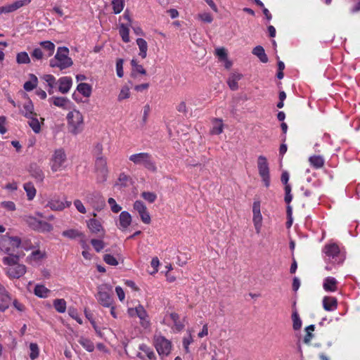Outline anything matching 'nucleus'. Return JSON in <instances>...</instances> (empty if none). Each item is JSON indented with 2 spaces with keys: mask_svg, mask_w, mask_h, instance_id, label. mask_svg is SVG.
Wrapping results in <instances>:
<instances>
[{
  "mask_svg": "<svg viewBox=\"0 0 360 360\" xmlns=\"http://www.w3.org/2000/svg\"><path fill=\"white\" fill-rule=\"evenodd\" d=\"M18 255L6 256L3 257L2 262L6 266L4 271L10 279H15L22 277L27 271L25 265L19 263Z\"/></svg>",
  "mask_w": 360,
  "mask_h": 360,
  "instance_id": "f257e3e1",
  "label": "nucleus"
},
{
  "mask_svg": "<svg viewBox=\"0 0 360 360\" xmlns=\"http://www.w3.org/2000/svg\"><path fill=\"white\" fill-rule=\"evenodd\" d=\"M68 131L73 134H80L84 129V116L82 112L76 109L70 111L66 116Z\"/></svg>",
  "mask_w": 360,
  "mask_h": 360,
  "instance_id": "f03ea898",
  "label": "nucleus"
},
{
  "mask_svg": "<svg viewBox=\"0 0 360 360\" xmlns=\"http://www.w3.org/2000/svg\"><path fill=\"white\" fill-rule=\"evenodd\" d=\"M69 49L65 46L58 47L56 54L49 61L51 68H58L60 70L72 65V60L68 56Z\"/></svg>",
  "mask_w": 360,
  "mask_h": 360,
  "instance_id": "7ed1b4c3",
  "label": "nucleus"
},
{
  "mask_svg": "<svg viewBox=\"0 0 360 360\" xmlns=\"http://www.w3.org/2000/svg\"><path fill=\"white\" fill-rule=\"evenodd\" d=\"M129 160L135 165L143 166L152 172H157V166L152 155L148 153H139L131 155Z\"/></svg>",
  "mask_w": 360,
  "mask_h": 360,
  "instance_id": "20e7f679",
  "label": "nucleus"
},
{
  "mask_svg": "<svg viewBox=\"0 0 360 360\" xmlns=\"http://www.w3.org/2000/svg\"><path fill=\"white\" fill-rule=\"evenodd\" d=\"M21 240L18 236H0V250L7 256L15 255L13 252L20 246Z\"/></svg>",
  "mask_w": 360,
  "mask_h": 360,
  "instance_id": "39448f33",
  "label": "nucleus"
},
{
  "mask_svg": "<svg viewBox=\"0 0 360 360\" xmlns=\"http://www.w3.org/2000/svg\"><path fill=\"white\" fill-rule=\"evenodd\" d=\"M67 162V155L63 148L56 149L51 158L49 165L53 172L62 171L65 168V163Z\"/></svg>",
  "mask_w": 360,
  "mask_h": 360,
  "instance_id": "423d86ee",
  "label": "nucleus"
},
{
  "mask_svg": "<svg viewBox=\"0 0 360 360\" xmlns=\"http://www.w3.org/2000/svg\"><path fill=\"white\" fill-rule=\"evenodd\" d=\"M112 286L108 284H102L98 287L96 299L105 307H110L113 304V299L110 295Z\"/></svg>",
  "mask_w": 360,
  "mask_h": 360,
  "instance_id": "0eeeda50",
  "label": "nucleus"
},
{
  "mask_svg": "<svg viewBox=\"0 0 360 360\" xmlns=\"http://www.w3.org/2000/svg\"><path fill=\"white\" fill-rule=\"evenodd\" d=\"M154 345L160 356H168L172 348V342L161 335L154 336Z\"/></svg>",
  "mask_w": 360,
  "mask_h": 360,
  "instance_id": "6e6552de",
  "label": "nucleus"
},
{
  "mask_svg": "<svg viewBox=\"0 0 360 360\" xmlns=\"http://www.w3.org/2000/svg\"><path fill=\"white\" fill-rule=\"evenodd\" d=\"M258 172L266 187L270 186L269 167L267 159L263 155H259L257 158Z\"/></svg>",
  "mask_w": 360,
  "mask_h": 360,
  "instance_id": "1a4fd4ad",
  "label": "nucleus"
},
{
  "mask_svg": "<svg viewBox=\"0 0 360 360\" xmlns=\"http://www.w3.org/2000/svg\"><path fill=\"white\" fill-rule=\"evenodd\" d=\"M95 169L97 174L98 182L102 183L106 181L108 170L106 159L103 156L98 157L95 162Z\"/></svg>",
  "mask_w": 360,
  "mask_h": 360,
  "instance_id": "9d476101",
  "label": "nucleus"
},
{
  "mask_svg": "<svg viewBox=\"0 0 360 360\" xmlns=\"http://www.w3.org/2000/svg\"><path fill=\"white\" fill-rule=\"evenodd\" d=\"M71 202L68 200H62L58 195H53L49 198L46 204V207L53 211H62L65 207H69Z\"/></svg>",
  "mask_w": 360,
  "mask_h": 360,
  "instance_id": "9b49d317",
  "label": "nucleus"
},
{
  "mask_svg": "<svg viewBox=\"0 0 360 360\" xmlns=\"http://www.w3.org/2000/svg\"><path fill=\"white\" fill-rule=\"evenodd\" d=\"M252 221L256 231V233L259 234L261 232L262 227L263 217L260 210V202L255 201L252 205Z\"/></svg>",
  "mask_w": 360,
  "mask_h": 360,
  "instance_id": "f8f14e48",
  "label": "nucleus"
},
{
  "mask_svg": "<svg viewBox=\"0 0 360 360\" xmlns=\"http://www.w3.org/2000/svg\"><path fill=\"white\" fill-rule=\"evenodd\" d=\"M134 210L138 212L141 221L146 224H150L151 219L150 216L147 210L146 206L141 200H136L134 203Z\"/></svg>",
  "mask_w": 360,
  "mask_h": 360,
  "instance_id": "ddd939ff",
  "label": "nucleus"
},
{
  "mask_svg": "<svg viewBox=\"0 0 360 360\" xmlns=\"http://www.w3.org/2000/svg\"><path fill=\"white\" fill-rule=\"evenodd\" d=\"M46 257V252L45 250L37 249L33 250L30 255L26 258V262L30 264L34 265L39 264L41 261Z\"/></svg>",
  "mask_w": 360,
  "mask_h": 360,
  "instance_id": "4468645a",
  "label": "nucleus"
},
{
  "mask_svg": "<svg viewBox=\"0 0 360 360\" xmlns=\"http://www.w3.org/2000/svg\"><path fill=\"white\" fill-rule=\"evenodd\" d=\"M11 302V297L5 287L0 283V311L4 312L8 307Z\"/></svg>",
  "mask_w": 360,
  "mask_h": 360,
  "instance_id": "2eb2a0df",
  "label": "nucleus"
},
{
  "mask_svg": "<svg viewBox=\"0 0 360 360\" xmlns=\"http://www.w3.org/2000/svg\"><path fill=\"white\" fill-rule=\"evenodd\" d=\"M139 349L141 351L137 354V356L142 359L146 360H156L155 354L150 347L146 344H141L139 346Z\"/></svg>",
  "mask_w": 360,
  "mask_h": 360,
  "instance_id": "dca6fc26",
  "label": "nucleus"
},
{
  "mask_svg": "<svg viewBox=\"0 0 360 360\" xmlns=\"http://www.w3.org/2000/svg\"><path fill=\"white\" fill-rule=\"evenodd\" d=\"M30 1V0H17L12 4L3 6L1 8L4 13H9L24 6L28 5Z\"/></svg>",
  "mask_w": 360,
  "mask_h": 360,
  "instance_id": "f3484780",
  "label": "nucleus"
},
{
  "mask_svg": "<svg viewBox=\"0 0 360 360\" xmlns=\"http://www.w3.org/2000/svg\"><path fill=\"white\" fill-rule=\"evenodd\" d=\"M323 307L328 311H335L338 307V300L334 297H324L323 298Z\"/></svg>",
  "mask_w": 360,
  "mask_h": 360,
  "instance_id": "a211bd4d",
  "label": "nucleus"
},
{
  "mask_svg": "<svg viewBox=\"0 0 360 360\" xmlns=\"http://www.w3.org/2000/svg\"><path fill=\"white\" fill-rule=\"evenodd\" d=\"M30 220L34 221L32 228L40 232H49L53 229V226L48 222L37 221L34 218H30Z\"/></svg>",
  "mask_w": 360,
  "mask_h": 360,
  "instance_id": "6ab92c4d",
  "label": "nucleus"
},
{
  "mask_svg": "<svg viewBox=\"0 0 360 360\" xmlns=\"http://www.w3.org/2000/svg\"><path fill=\"white\" fill-rule=\"evenodd\" d=\"M131 223V216L126 211H123L119 216V228L122 230L127 229Z\"/></svg>",
  "mask_w": 360,
  "mask_h": 360,
  "instance_id": "aec40b11",
  "label": "nucleus"
},
{
  "mask_svg": "<svg viewBox=\"0 0 360 360\" xmlns=\"http://www.w3.org/2000/svg\"><path fill=\"white\" fill-rule=\"evenodd\" d=\"M137 316L139 318L140 324L143 328L146 329L150 327V323L148 313L141 304H139V311H138Z\"/></svg>",
  "mask_w": 360,
  "mask_h": 360,
  "instance_id": "412c9836",
  "label": "nucleus"
},
{
  "mask_svg": "<svg viewBox=\"0 0 360 360\" xmlns=\"http://www.w3.org/2000/svg\"><path fill=\"white\" fill-rule=\"evenodd\" d=\"M59 82V91L62 94H67L72 84V80L69 77H62L58 79Z\"/></svg>",
  "mask_w": 360,
  "mask_h": 360,
  "instance_id": "4be33fe9",
  "label": "nucleus"
},
{
  "mask_svg": "<svg viewBox=\"0 0 360 360\" xmlns=\"http://www.w3.org/2000/svg\"><path fill=\"white\" fill-rule=\"evenodd\" d=\"M243 75L238 72L231 73L228 79L227 84L231 90L236 91L238 88V82L240 80Z\"/></svg>",
  "mask_w": 360,
  "mask_h": 360,
  "instance_id": "5701e85b",
  "label": "nucleus"
},
{
  "mask_svg": "<svg viewBox=\"0 0 360 360\" xmlns=\"http://www.w3.org/2000/svg\"><path fill=\"white\" fill-rule=\"evenodd\" d=\"M20 112L22 115L27 118H31V117L37 115V113L34 112V105L30 100L23 104Z\"/></svg>",
  "mask_w": 360,
  "mask_h": 360,
  "instance_id": "b1692460",
  "label": "nucleus"
},
{
  "mask_svg": "<svg viewBox=\"0 0 360 360\" xmlns=\"http://www.w3.org/2000/svg\"><path fill=\"white\" fill-rule=\"evenodd\" d=\"M87 226L91 233H104V230L101 224L96 219H91L87 221Z\"/></svg>",
  "mask_w": 360,
  "mask_h": 360,
  "instance_id": "393cba45",
  "label": "nucleus"
},
{
  "mask_svg": "<svg viewBox=\"0 0 360 360\" xmlns=\"http://www.w3.org/2000/svg\"><path fill=\"white\" fill-rule=\"evenodd\" d=\"M28 124L32 128L33 131L36 134H39L41 131V124L44 123V119L41 118V122H39L37 118V114L31 117V118H27Z\"/></svg>",
  "mask_w": 360,
  "mask_h": 360,
  "instance_id": "a878e982",
  "label": "nucleus"
},
{
  "mask_svg": "<svg viewBox=\"0 0 360 360\" xmlns=\"http://www.w3.org/2000/svg\"><path fill=\"white\" fill-rule=\"evenodd\" d=\"M62 236L70 240H75L78 238H84L83 233L75 229H70L63 231L62 232Z\"/></svg>",
  "mask_w": 360,
  "mask_h": 360,
  "instance_id": "bb28decb",
  "label": "nucleus"
},
{
  "mask_svg": "<svg viewBox=\"0 0 360 360\" xmlns=\"http://www.w3.org/2000/svg\"><path fill=\"white\" fill-rule=\"evenodd\" d=\"M39 45L44 49L45 57H51L55 51V44L50 41H43L39 43Z\"/></svg>",
  "mask_w": 360,
  "mask_h": 360,
  "instance_id": "cd10ccee",
  "label": "nucleus"
},
{
  "mask_svg": "<svg viewBox=\"0 0 360 360\" xmlns=\"http://www.w3.org/2000/svg\"><path fill=\"white\" fill-rule=\"evenodd\" d=\"M337 280L333 277H327L323 282V288L326 291L335 292L337 290Z\"/></svg>",
  "mask_w": 360,
  "mask_h": 360,
  "instance_id": "c85d7f7f",
  "label": "nucleus"
},
{
  "mask_svg": "<svg viewBox=\"0 0 360 360\" xmlns=\"http://www.w3.org/2000/svg\"><path fill=\"white\" fill-rule=\"evenodd\" d=\"M324 252L329 258H334L339 252V247L335 244H329L325 246Z\"/></svg>",
  "mask_w": 360,
  "mask_h": 360,
  "instance_id": "c756f323",
  "label": "nucleus"
},
{
  "mask_svg": "<svg viewBox=\"0 0 360 360\" xmlns=\"http://www.w3.org/2000/svg\"><path fill=\"white\" fill-rule=\"evenodd\" d=\"M252 54L256 56L262 63H267L268 57L262 46H257L252 49Z\"/></svg>",
  "mask_w": 360,
  "mask_h": 360,
  "instance_id": "7c9ffc66",
  "label": "nucleus"
},
{
  "mask_svg": "<svg viewBox=\"0 0 360 360\" xmlns=\"http://www.w3.org/2000/svg\"><path fill=\"white\" fill-rule=\"evenodd\" d=\"M212 127L210 130L212 134H220L223 131L224 124L220 119H214L212 121Z\"/></svg>",
  "mask_w": 360,
  "mask_h": 360,
  "instance_id": "2f4dec72",
  "label": "nucleus"
},
{
  "mask_svg": "<svg viewBox=\"0 0 360 360\" xmlns=\"http://www.w3.org/2000/svg\"><path fill=\"white\" fill-rule=\"evenodd\" d=\"M136 44L139 49V56L142 58H146L147 56L148 44L146 41L142 38H138L136 39Z\"/></svg>",
  "mask_w": 360,
  "mask_h": 360,
  "instance_id": "473e14b6",
  "label": "nucleus"
},
{
  "mask_svg": "<svg viewBox=\"0 0 360 360\" xmlns=\"http://www.w3.org/2000/svg\"><path fill=\"white\" fill-rule=\"evenodd\" d=\"M54 105L63 108L64 109L68 108V104L70 103V101L65 97H53L50 98Z\"/></svg>",
  "mask_w": 360,
  "mask_h": 360,
  "instance_id": "72a5a7b5",
  "label": "nucleus"
},
{
  "mask_svg": "<svg viewBox=\"0 0 360 360\" xmlns=\"http://www.w3.org/2000/svg\"><path fill=\"white\" fill-rule=\"evenodd\" d=\"M31 176L36 179L37 181L42 182L44 179V174L41 168L37 166L31 167Z\"/></svg>",
  "mask_w": 360,
  "mask_h": 360,
  "instance_id": "f704fd0d",
  "label": "nucleus"
},
{
  "mask_svg": "<svg viewBox=\"0 0 360 360\" xmlns=\"http://www.w3.org/2000/svg\"><path fill=\"white\" fill-rule=\"evenodd\" d=\"M24 189L27 194V198L28 200H32L34 198L36 195V188H34V185L31 182L25 183L23 186Z\"/></svg>",
  "mask_w": 360,
  "mask_h": 360,
  "instance_id": "c9c22d12",
  "label": "nucleus"
},
{
  "mask_svg": "<svg viewBox=\"0 0 360 360\" xmlns=\"http://www.w3.org/2000/svg\"><path fill=\"white\" fill-rule=\"evenodd\" d=\"M34 292L37 297L45 298L49 296L51 291L43 285H37Z\"/></svg>",
  "mask_w": 360,
  "mask_h": 360,
  "instance_id": "e433bc0d",
  "label": "nucleus"
},
{
  "mask_svg": "<svg viewBox=\"0 0 360 360\" xmlns=\"http://www.w3.org/2000/svg\"><path fill=\"white\" fill-rule=\"evenodd\" d=\"M78 342L87 352H91L94 351V345L89 338L81 336Z\"/></svg>",
  "mask_w": 360,
  "mask_h": 360,
  "instance_id": "4c0bfd02",
  "label": "nucleus"
},
{
  "mask_svg": "<svg viewBox=\"0 0 360 360\" xmlns=\"http://www.w3.org/2000/svg\"><path fill=\"white\" fill-rule=\"evenodd\" d=\"M77 91L85 97H89L91 94V87L87 83H80L77 85Z\"/></svg>",
  "mask_w": 360,
  "mask_h": 360,
  "instance_id": "58836bf2",
  "label": "nucleus"
},
{
  "mask_svg": "<svg viewBox=\"0 0 360 360\" xmlns=\"http://www.w3.org/2000/svg\"><path fill=\"white\" fill-rule=\"evenodd\" d=\"M53 307L59 313H64L66 310V302L64 299H56L53 301Z\"/></svg>",
  "mask_w": 360,
  "mask_h": 360,
  "instance_id": "ea45409f",
  "label": "nucleus"
},
{
  "mask_svg": "<svg viewBox=\"0 0 360 360\" xmlns=\"http://www.w3.org/2000/svg\"><path fill=\"white\" fill-rule=\"evenodd\" d=\"M30 77H31V79L30 81L26 82L24 84L23 87H24L25 90L27 91H30L33 90L34 89L36 88V86L37 85V77L34 75H31Z\"/></svg>",
  "mask_w": 360,
  "mask_h": 360,
  "instance_id": "a19ab883",
  "label": "nucleus"
},
{
  "mask_svg": "<svg viewBox=\"0 0 360 360\" xmlns=\"http://www.w3.org/2000/svg\"><path fill=\"white\" fill-rule=\"evenodd\" d=\"M309 162L311 165L316 168H321L324 165V160L320 155H314L309 158Z\"/></svg>",
  "mask_w": 360,
  "mask_h": 360,
  "instance_id": "79ce46f5",
  "label": "nucleus"
},
{
  "mask_svg": "<svg viewBox=\"0 0 360 360\" xmlns=\"http://www.w3.org/2000/svg\"><path fill=\"white\" fill-rule=\"evenodd\" d=\"M30 348V354L29 356L32 360H34L39 357V348L37 343L32 342L29 345Z\"/></svg>",
  "mask_w": 360,
  "mask_h": 360,
  "instance_id": "37998d69",
  "label": "nucleus"
},
{
  "mask_svg": "<svg viewBox=\"0 0 360 360\" xmlns=\"http://www.w3.org/2000/svg\"><path fill=\"white\" fill-rule=\"evenodd\" d=\"M16 61L19 64H28L30 63V58L27 52H20L16 56Z\"/></svg>",
  "mask_w": 360,
  "mask_h": 360,
  "instance_id": "c03bdc74",
  "label": "nucleus"
},
{
  "mask_svg": "<svg viewBox=\"0 0 360 360\" xmlns=\"http://www.w3.org/2000/svg\"><path fill=\"white\" fill-rule=\"evenodd\" d=\"M170 318L174 324L175 329L177 331H181L184 328V325L180 321L179 316L176 313H172Z\"/></svg>",
  "mask_w": 360,
  "mask_h": 360,
  "instance_id": "a18cd8bd",
  "label": "nucleus"
},
{
  "mask_svg": "<svg viewBox=\"0 0 360 360\" xmlns=\"http://www.w3.org/2000/svg\"><path fill=\"white\" fill-rule=\"evenodd\" d=\"M119 32L124 42L127 43L129 41V30L128 27L122 24L120 27Z\"/></svg>",
  "mask_w": 360,
  "mask_h": 360,
  "instance_id": "49530a36",
  "label": "nucleus"
},
{
  "mask_svg": "<svg viewBox=\"0 0 360 360\" xmlns=\"http://www.w3.org/2000/svg\"><path fill=\"white\" fill-rule=\"evenodd\" d=\"M124 0H113L112 2L113 12L118 14L122 12L124 8Z\"/></svg>",
  "mask_w": 360,
  "mask_h": 360,
  "instance_id": "de8ad7c7",
  "label": "nucleus"
},
{
  "mask_svg": "<svg viewBox=\"0 0 360 360\" xmlns=\"http://www.w3.org/2000/svg\"><path fill=\"white\" fill-rule=\"evenodd\" d=\"M292 319L293 322V329L295 330H299L302 326V321L296 311H293L292 314Z\"/></svg>",
  "mask_w": 360,
  "mask_h": 360,
  "instance_id": "09e8293b",
  "label": "nucleus"
},
{
  "mask_svg": "<svg viewBox=\"0 0 360 360\" xmlns=\"http://www.w3.org/2000/svg\"><path fill=\"white\" fill-rule=\"evenodd\" d=\"M42 79L47 83L49 87L54 88L56 84V79L52 75H44Z\"/></svg>",
  "mask_w": 360,
  "mask_h": 360,
  "instance_id": "8fccbe9b",
  "label": "nucleus"
},
{
  "mask_svg": "<svg viewBox=\"0 0 360 360\" xmlns=\"http://www.w3.org/2000/svg\"><path fill=\"white\" fill-rule=\"evenodd\" d=\"M108 202L109 205L110 206V209L112 212L114 213H118L121 211L122 207L118 204H117L115 200L112 198H110L108 200Z\"/></svg>",
  "mask_w": 360,
  "mask_h": 360,
  "instance_id": "3c124183",
  "label": "nucleus"
},
{
  "mask_svg": "<svg viewBox=\"0 0 360 360\" xmlns=\"http://www.w3.org/2000/svg\"><path fill=\"white\" fill-rule=\"evenodd\" d=\"M96 202H91V204L96 210H101L105 206V201L101 196H95Z\"/></svg>",
  "mask_w": 360,
  "mask_h": 360,
  "instance_id": "603ef678",
  "label": "nucleus"
},
{
  "mask_svg": "<svg viewBox=\"0 0 360 360\" xmlns=\"http://www.w3.org/2000/svg\"><path fill=\"white\" fill-rule=\"evenodd\" d=\"M103 260L105 263L111 266H117L118 264L117 259L110 254L104 255Z\"/></svg>",
  "mask_w": 360,
  "mask_h": 360,
  "instance_id": "864d4df0",
  "label": "nucleus"
},
{
  "mask_svg": "<svg viewBox=\"0 0 360 360\" xmlns=\"http://www.w3.org/2000/svg\"><path fill=\"white\" fill-rule=\"evenodd\" d=\"M141 197L150 203L155 202L157 198L156 194L153 192H143Z\"/></svg>",
  "mask_w": 360,
  "mask_h": 360,
  "instance_id": "5fc2aeb1",
  "label": "nucleus"
},
{
  "mask_svg": "<svg viewBox=\"0 0 360 360\" xmlns=\"http://www.w3.org/2000/svg\"><path fill=\"white\" fill-rule=\"evenodd\" d=\"M91 243L96 252H100L104 248V243L101 240L92 239Z\"/></svg>",
  "mask_w": 360,
  "mask_h": 360,
  "instance_id": "6e6d98bb",
  "label": "nucleus"
},
{
  "mask_svg": "<svg viewBox=\"0 0 360 360\" xmlns=\"http://www.w3.org/2000/svg\"><path fill=\"white\" fill-rule=\"evenodd\" d=\"M31 56L37 60H41L45 57V53L39 48H36L31 53Z\"/></svg>",
  "mask_w": 360,
  "mask_h": 360,
  "instance_id": "4d7b16f0",
  "label": "nucleus"
},
{
  "mask_svg": "<svg viewBox=\"0 0 360 360\" xmlns=\"http://www.w3.org/2000/svg\"><path fill=\"white\" fill-rule=\"evenodd\" d=\"M198 18L200 20H202L205 22H207V23H210L213 20V18H212V15L209 13H199L198 15Z\"/></svg>",
  "mask_w": 360,
  "mask_h": 360,
  "instance_id": "13d9d810",
  "label": "nucleus"
},
{
  "mask_svg": "<svg viewBox=\"0 0 360 360\" xmlns=\"http://www.w3.org/2000/svg\"><path fill=\"white\" fill-rule=\"evenodd\" d=\"M130 96V91L128 87H123L118 96V100L122 101L126 98H128Z\"/></svg>",
  "mask_w": 360,
  "mask_h": 360,
  "instance_id": "bf43d9fd",
  "label": "nucleus"
},
{
  "mask_svg": "<svg viewBox=\"0 0 360 360\" xmlns=\"http://www.w3.org/2000/svg\"><path fill=\"white\" fill-rule=\"evenodd\" d=\"M123 62L122 59H118L116 63L117 75L119 77H122L124 75Z\"/></svg>",
  "mask_w": 360,
  "mask_h": 360,
  "instance_id": "052dcab7",
  "label": "nucleus"
},
{
  "mask_svg": "<svg viewBox=\"0 0 360 360\" xmlns=\"http://www.w3.org/2000/svg\"><path fill=\"white\" fill-rule=\"evenodd\" d=\"M74 205L80 213L85 214L86 212V208L80 200H75L74 201Z\"/></svg>",
  "mask_w": 360,
  "mask_h": 360,
  "instance_id": "680f3d73",
  "label": "nucleus"
},
{
  "mask_svg": "<svg viewBox=\"0 0 360 360\" xmlns=\"http://www.w3.org/2000/svg\"><path fill=\"white\" fill-rule=\"evenodd\" d=\"M68 314L72 319L76 320L78 323H82V320L79 316L78 313L75 309H69Z\"/></svg>",
  "mask_w": 360,
  "mask_h": 360,
  "instance_id": "e2e57ef3",
  "label": "nucleus"
},
{
  "mask_svg": "<svg viewBox=\"0 0 360 360\" xmlns=\"http://www.w3.org/2000/svg\"><path fill=\"white\" fill-rule=\"evenodd\" d=\"M216 55L219 57V58L221 60H226L227 53L224 48H219L216 49Z\"/></svg>",
  "mask_w": 360,
  "mask_h": 360,
  "instance_id": "0e129e2a",
  "label": "nucleus"
},
{
  "mask_svg": "<svg viewBox=\"0 0 360 360\" xmlns=\"http://www.w3.org/2000/svg\"><path fill=\"white\" fill-rule=\"evenodd\" d=\"M1 206L10 211L15 210V205L12 201H4L1 202Z\"/></svg>",
  "mask_w": 360,
  "mask_h": 360,
  "instance_id": "69168bd1",
  "label": "nucleus"
},
{
  "mask_svg": "<svg viewBox=\"0 0 360 360\" xmlns=\"http://www.w3.org/2000/svg\"><path fill=\"white\" fill-rule=\"evenodd\" d=\"M115 292H116V294H117L119 300L121 302H123L125 299V293H124L123 289L120 286H117L115 288Z\"/></svg>",
  "mask_w": 360,
  "mask_h": 360,
  "instance_id": "338daca9",
  "label": "nucleus"
},
{
  "mask_svg": "<svg viewBox=\"0 0 360 360\" xmlns=\"http://www.w3.org/2000/svg\"><path fill=\"white\" fill-rule=\"evenodd\" d=\"M129 177L127 174L122 173V174H120V175L118 178V181L121 186H126L127 182L129 181Z\"/></svg>",
  "mask_w": 360,
  "mask_h": 360,
  "instance_id": "774afa93",
  "label": "nucleus"
}]
</instances>
